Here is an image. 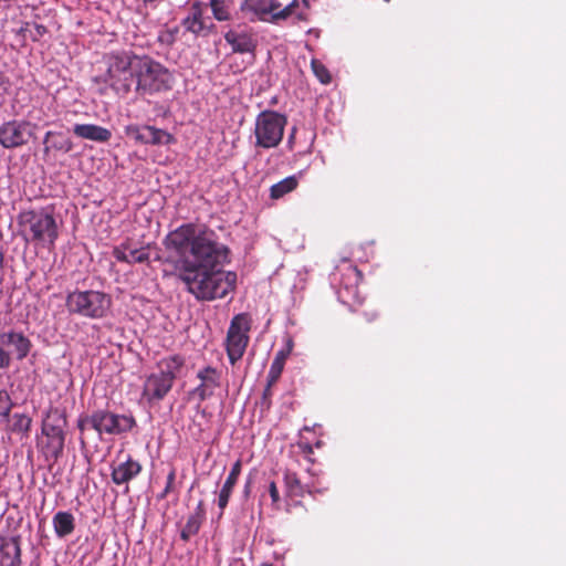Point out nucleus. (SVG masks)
Listing matches in <instances>:
<instances>
[{
    "label": "nucleus",
    "mask_w": 566,
    "mask_h": 566,
    "mask_svg": "<svg viewBox=\"0 0 566 566\" xmlns=\"http://www.w3.org/2000/svg\"><path fill=\"white\" fill-rule=\"evenodd\" d=\"M164 244L179 256L180 280L197 300L223 298L234 290L237 274L220 270L227 261L228 249L218 242L212 230L182 224L168 233Z\"/></svg>",
    "instance_id": "f257e3e1"
},
{
    "label": "nucleus",
    "mask_w": 566,
    "mask_h": 566,
    "mask_svg": "<svg viewBox=\"0 0 566 566\" xmlns=\"http://www.w3.org/2000/svg\"><path fill=\"white\" fill-rule=\"evenodd\" d=\"M18 223L27 242L52 248L59 237L57 223L49 209L21 211Z\"/></svg>",
    "instance_id": "f03ea898"
},
{
    "label": "nucleus",
    "mask_w": 566,
    "mask_h": 566,
    "mask_svg": "<svg viewBox=\"0 0 566 566\" xmlns=\"http://www.w3.org/2000/svg\"><path fill=\"white\" fill-rule=\"evenodd\" d=\"M300 0H244L242 12L251 20L281 23L292 17H300Z\"/></svg>",
    "instance_id": "7ed1b4c3"
},
{
    "label": "nucleus",
    "mask_w": 566,
    "mask_h": 566,
    "mask_svg": "<svg viewBox=\"0 0 566 566\" xmlns=\"http://www.w3.org/2000/svg\"><path fill=\"white\" fill-rule=\"evenodd\" d=\"M112 304L109 294L95 290L74 291L66 296V308L71 314L92 319L106 317Z\"/></svg>",
    "instance_id": "20e7f679"
},
{
    "label": "nucleus",
    "mask_w": 566,
    "mask_h": 566,
    "mask_svg": "<svg viewBox=\"0 0 566 566\" xmlns=\"http://www.w3.org/2000/svg\"><path fill=\"white\" fill-rule=\"evenodd\" d=\"M133 70L138 92L153 94L171 87L172 75L158 62L148 57H134Z\"/></svg>",
    "instance_id": "39448f33"
},
{
    "label": "nucleus",
    "mask_w": 566,
    "mask_h": 566,
    "mask_svg": "<svg viewBox=\"0 0 566 566\" xmlns=\"http://www.w3.org/2000/svg\"><path fill=\"white\" fill-rule=\"evenodd\" d=\"M136 424L132 416L116 415L106 410H97L91 416L83 417L78 420V429L84 432L87 429H94L99 436L122 434L130 431Z\"/></svg>",
    "instance_id": "423d86ee"
},
{
    "label": "nucleus",
    "mask_w": 566,
    "mask_h": 566,
    "mask_svg": "<svg viewBox=\"0 0 566 566\" xmlns=\"http://www.w3.org/2000/svg\"><path fill=\"white\" fill-rule=\"evenodd\" d=\"M66 426L65 417L59 409H50L42 422L43 440L40 441L46 459L56 460L63 452Z\"/></svg>",
    "instance_id": "0eeeda50"
},
{
    "label": "nucleus",
    "mask_w": 566,
    "mask_h": 566,
    "mask_svg": "<svg viewBox=\"0 0 566 566\" xmlns=\"http://www.w3.org/2000/svg\"><path fill=\"white\" fill-rule=\"evenodd\" d=\"M286 117L274 111H264L255 119V145L262 148L276 147L284 134Z\"/></svg>",
    "instance_id": "6e6552de"
},
{
    "label": "nucleus",
    "mask_w": 566,
    "mask_h": 566,
    "mask_svg": "<svg viewBox=\"0 0 566 566\" xmlns=\"http://www.w3.org/2000/svg\"><path fill=\"white\" fill-rule=\"evenodd\" d=\"M134 57L127 55H113L107 60V71L104 81L117 93L126 94L136 82L133 70Z\"/></svg>",
    "instance_id": "1a4fd4ad"
},
{
    "label": "nucleus",
    "mask_w": 566,
    "mask_h": 566,
    "mask_svg": "<svg viewBox=\"0 0 566 566\" xmlns=\"http://www.w3.org/2000/svg\"><path fill=\"white\" fill-rule=\"evenodd\" d=\"M250 328L251 319L247 314H238L232 318L226 338L227 355L231 365L242 358L249 344Z\"/></svg>",
    "instance_id": "9d476101"
},
{
    "label": "nucleus",
    "mask_w": 566,
    "mask_h": 566,
    "mask_svg": "<svg viewBox=\"0 0 566 566\" xmlns=\"http://www.w3.org/2000/svg\"><path fill=\"white\" fill-rule=\"evenodd\" d=\"M125 134L143 145H167L174 140L169 133L150 125H128L125 127Z\"/></svg>",
    "instance_id": "9b49d317"
},
{
    "label": "nucleus",
    "mask_w": 566,
    "mask_h": 566,
    "mask_svg": "<svg viewBox=\"0 0 566 566\" xmlns=\"http://www.w3.org/2000/svg\"><path fill=\"white\" fill-rule=\"evenodd\" d=\"M32 133L24 120H11L0 127V144L4 148H14L28 143Z\"/></svg>",
    "instance_id": "f8f14e48"
},
{
    "label": "nucleus",
    "mask_w": 566,
    "mask_h": 566,
    "mask_svg": "<svg viewBox=\"0 0 566 566\" xmlns=\"http://www.w3.org/2000/svg\"><path fill=\"white\" fill-rule=\"evenodd\" d=\"M0 343L4 349L8 348L10 357H14L17 360H23L32 349L31 339L15 329L0 333Z\"/></svg>",
    "instance_id": "ddd939ff"
},
{
    "label": "nucleus",
    "mask_w": 566,
    "mask_h": 566,
    "mask_svg": "<svg viewBox=\"0 0 566 566\" xmlns=\"http://www.w3.org/2000/svg\"><path fill=\"white\" fill-rule=\"evenodd\" d=\"M199 385L192 390V396L199 401L210 398L221 386V373L211 366L203 367L197 373Z\"/></svg>",
    "instance_id": "4468645a"
},
{
    "label": "nucleus",
    "mask_w": 566,
    "mask_h": 566,
    "mask_svg": "<svg viewBox=\"0 0 566 566\" xmlns=\"http://www.w3.org/2000/svg\"><path fill=\"white\" fill-rule=\"evenodd\" d=\"M170 377H165L159 373H154L147 377L143 388V396L151 400H161L171 389Z\"/></svg>",
    "instance_id": "2eb2a0df"
},
{
    "label": "nucleus",
    "mask_w": 566,
    "mask_h": 566,
    "mask_svg": "<svg viewBox=\"0 0 566 566\" xmlns=\"http://www.w3.org/2000/svg\"><path fill=\"white\" fill-rule=\"evenodd\" d=\"M140 471L139 462L128 455L123 462L113 467L112 480L115 484H124L137 476Z\"/></svg>",
    "instance_id": "dca6fc26"
},
{
    "label": "nucleus",
    "mask_w": 566,
    "mask_h": 566,
    "mask_svg": "<svg viewBox=\"0 0 566 566\" xmlns=\"http://www.w3.org/2000/svg\"><path fill=\"white\" fill-rule=\"evenodd\" d=\"M360 280V271L355 266H347L346 273L344 274V279L342 281L343 291L339 292V298L343 302H349V297L357 302H360L357 291V284L359 283Z\"/></svg>",
    "instance_id": "f3484780"
},
{
    "label": "nucleus",
    "mask_w": 566,
    "mask_h": 566,
    "mask_svg": "<svg viewBox=\"0 0 566 566\" xmlns=\"http://www.w3.org/2000/svg\"><path fill=\"white\" fill-rule=\"evenodd\" d=\"M21 549L18 537L3 539L0 545V565L1 566H20Z\"/></svg>",
    "instance_id": "a211bd4d"
},
{
    "label": "nucleus",
    "mask_w": 566,
    "mask_h": 566,
    "mask_svg": "<svg viewBox=\"0 0 566 566\" xmlns=\"http://www.w3.org/2000/svg\"><path fill=\"white\" fill-rule=\"evenodd\" d=\"M73 133L80 138L98 143L108 142L112 137L109 129L94 124H76L73 127Z\"/></svg>",
    "instance_id": "6ab92c4d"
},
{
    "label": "nucleus",
    "mask_w": 566,
    "mask_h": 566,
    "mask_svg": "<svg viewBox=\"0 0 566 566\" xmlns=\"http://www.w3.org/2000/svg\"><path fill=\"white\" fill-rule=\"evenodd\" d=\"M224 39L237 53H252L255 49V41L245 32L230 30L224 34Z\"/></svg>",
    "instance_id": "aec40b11"
},
{
    "label": "nucleus",
    "mask_w": 566,
    "mask_h": 566,
    "mask_svg": "<svg viewBox=\"0 0 566 566\" xmlns=\"http://www.w3.org/2000/svg\"><path fill=\"white\" fill-rule=\"evenodd\" d=\"M240 472H241V462L237 461L232 465L231 471H230L229 475L227 476V480L224 481V483L220 490V493H219L218 506L221 510V512H223V510L228 505L230 495H231L232 490L238 481ZM220 515H222V513H220Z\"/></svg>",
    "instance_id": "412c9836"
},
{
    "label": "nucleus",
    "mask_w": 566,
    "mask_h": 566,
    "mask_svg": "<svg viewBox=\"0 0 566 566\" xmlns=\"http://www.w3.org/2000/svg\"><path fill=\"white\" fill-rule=\"evenodd\" d=\"M149 247H143L139 249L123 248L115 250V258L118 261L127 263H144L149 260Z\"/></svg>",
    "instance_id": "4be33fe9"
},
{
    "label": "nucleus",
    "mask_w": 566,
    "mask_h": 566,
    "mask_svg": "<svg viewBox=\"0 0 566 566\" xmlns=\"http://www.w3.org/2000/svg\"><path fill=\"white\" fill-rule=\"evenodd\" d=\"M184 363H185L184 358L180 357L179 355H172V356L163 358L158 363V369H159L158 373L165 377H170L171 382L174 384V380L177 377V375L179 374L180 369L182 368Z\"/></svg>",
    "instance_id": "5701e85b"
},
{
    "label": "nucleus",
    "mask_w": 566,
    "mask_h": 566,
    "mask_svg": "<svg viewBox=\"0 0 566 566\" xmlns=\"http://www.w3.org/2000/svg\"><path fill=\"white\" fill-rule=\"evenodd\" d=\"M53 526L59 537H65L74 531V517L69 512H57L53 517Z\"/></svg>",
    "instance_id": "b1692460"
},
{
    "label": "nucleus",
    "mask_w": 566,
    "mask_h": 566,
    "mask_svg": "<svg viewBox=\"0 0 566 566\" xmlns=\"http://www.w3.org/2000/svg\"><path fill=\"white\" fill-rule=\"evenodd\" d=\"M203 520V510L201 507V504L198 505L197 511L191 514L184 528L181 530L180 536L184 541H188L190 537L196 535L201 526Z\"/></svg>",
    "instance_id": "393cba45"
},
{
    "label": "nucleus",
    "mask_w": 566,
    "mask_h": 566,
    "mask_svg": "<svg viewBox=\"0 0 566 566\" xmlns=\"http://www.w3.org/2000/svg\"><path fill=\"white\" fill-rule=\"evenodd\" d=\"M291 353V346L286 349H282L276 353L275 358L273 359L269 374H268V384L269 387L272 386L281 376L285 360Z\"/></svg>",
    "instance_id": "a878e982"
},
{
    "label": "nucleus",
    "mask_w": 566,
    "mask_h": 566,
    "mask_svg": "<svg viewBox=\"0 0 566 566\" xmlns=\"http://www.w3.org/2000/svg\"><path fill=\"white\" fill-rule=\"evenodd\" d=\"M185 29L195 34H200L205 30L202 21V11L198 3L193 4L191 11L182 22Z\"/></svg>",
    "instance_id": "bb28decb"
},
{
    "label": "nucleus",
    "mask_w": 566,
    "mask_h": 566,
    "mask_svg": "<svg viewBox=\"0 0 566 566\" xmlns=\"http://www.w3.org/2000/svg\"><path fill=\"white\" fill-rule=\"evenodd\" d=\"M298 185V178L296 176H289L281 181L274 184L271 189V198L272 199H280L286 193H290L293 191Z\"/></svg>",
    "instance_id": "cd10ccee"
},
{
    "label": "nucleus",
    "mask_w": 566,
    "mask_h": 566,
    "mask_svg": "<svg viewBox=\"0 0 566 566\" xmlns=\"http://www.w3.org/2000/svg\"><path fill=\"white\" fill-rule=\"evenodd\" d=\"M210 7L213 17L218 21H227L230 19V2L228 0H210Z\"/></svg>",
    "instance_id": "c85d7f7f"
},
{
    "label": "nucleus",
    "mask_w": 566,
    "mask_h": 566,
    "mask_svg": "<svg viewBox=\"0 0 566 566\" xmlns=\"http://www.w3.org/2000/svg\"><path fill=\"white\" fill-rule=\"evenodd\" d=\"M32 419L24 413H14L11 418V430L18 433H27L31 428Z\"/></svg>",
    "instance_id": "c756f323"
},
{
    "label": "nucleus",
    "mask_w": 566,
    "mask_h": 566,
    "mask_svg": "<svg viewBox=\"0 0 566 566\" xmlns=\"http://www.w3.org/2000/svg\"><path fill=\"white\" fill-rule=\"evenodd\" d=\"M312 70L322 84H328L332 80L328 70L318 60H312Z\"/></svg>",
    "instance_id": "7c9ffc66"
},
{
    "label": "nucleus",
    "mask_w": 566,
    "mask_h": 566,
    "mask_svg": "<svg viewBox=\"0 0 566 566\" xmlns=\"http://www.w3.org/2000/svg\"><path fill=\"white\" fill-rule=\"evenodd\" d=\"M12 409V400L7 391L0 390V417H8Z\"/></svg>",
    "instance_id": "2f4dec72"
},
{
    "label": "nucleus",
    "mask_w": 566,
    "mask_h": 566,
    "mask_svg": "<svg viewBox=\"0 0 566 566\" xmlns=\"http://www.w3.org/2000/svg\"><path fill=\"white\" fill-rule=\"evenodd\" d=\"M284 480H285V484L289 488V490L291 492L297 494L298 489H300V483H298L296 475L287 472V473H285Z\"/></svg>",
    "instance_id": "473e14b6"
},
{
    "label": "nucleus",
    "mask_w": 566,
    "mask_h": 566,
    "mask_svg": "<svg viewBox=\"0 0 566 566\" xmlns=\"http://www.w3.org/2000/svg\"><path fill=\"white\" fill-rule=\"evenodd\" d=\"M269 493L272 500V504L277 506L280 502V494L276 484L273 481L269 484Z\"/></svg>",
    "instance_id": "72a5a7b5"
},
{
    "label": "nucleus",
    "mask_w": 566,
    "mask_h": 566,
    "mask_svg": "<svg viewBox=\"0 0 566 566\" xmlns=\"http://www.w3.org/2000/svg\"><path fill=\"white\" fill-rule=\"evenodd\" d=\"M34 31H35V33L32 34V35H33L34 39H36V38L42 36L46 32V29L43 25L35 24L34 25Z\"/></svg>",
    "instance_id": "f704fd0d"
},
{
    "label": "nucleus",
    "mask_w": 566,
    "mask_h": 566,
    "mask_svg": "<svg viewBox=\"0 0 566 566\" xmlns=\"http://www.w3.org/2000/svg\"><path fill=\"white\" fill-rule=\"evenodd\" d=\"M175 479V473L174 472H170L169 475H168V484H167V488H166V492L168 491L170 484L172 483Z\"/></svg>",
    "instance_id": "c9c22d12"
},
{
    "label": "nucleus",
    "mask_w": 566,
    "mask_h": 566,
    "mask_svg": "<svg viewBox=\"0 0 566 566\" xmlns=\"http://www.w3.org/2000/svg\"><path fill=\"white\" fill-rule=\"evenodd\" d=\"M2 265H3V255H2V253L0 252V269L2 268Z\"/></svg>",
    "instance_id": "e433bc0d"
},
{
    "label": "nucleus",
    "mask_w": 566,
    "mask_h": 566,
    "mask_svg": "<svg viewBox=\"0 0 566 566\" xmlns=\"http://www.w3.org/2000/svg\"><path fill=\"white\" fill-rule=\"evenodd\" d=\"M71 148H72V145H71V143H69V144L66 145V147H65V150H66V151H69V150H71Z\"/></svg>",
    "instance_id": "4c0bfd02"
},
{
    "label": "nucleus",
    "mask_w": 566,
    "mask_h": 566,
    "mask_svg": "<svg viewBox=\"0 0 566 566\" xmlns=\"http://www.w3.org/2000/svg\"><path fill=\"white\" fill-rule=\"evenodd\" d=\"M51 135H52V133H51V132H48V133L45 134V140H48V139H49V137H50Z\"/></svg>",
    "instance_id": "58836bf2"
},
{
    "label": "nucleus",
    "mask_w": 566,
    "mask_h": 566,
    "mask_svg": "<svg viewBox=\"0 0 566 566\" xmlns=\"http://www.w3.org/2000/svg\"><path fill=\"white\" fill-rule=\"evenodd\" d=\"M261 566H272V564L263 563Z\"/></svg>",
    "instance_id": "ea45409f"
},
{
    "label": "nucleus",
    "mask_w": 566,
    "mask_h": 566,
    "mask_svg": "<svg viewBox=\"0 0 566 566\" xmlns=\"http://www.w3.org/2000/svg\"><path fill=\"white\" fill-rule=\"evenodd\" d=\"M386 2H388L389 0H385Z\"/></svg>",
    "instance_id": "a19ab883"
}]
</instances>
